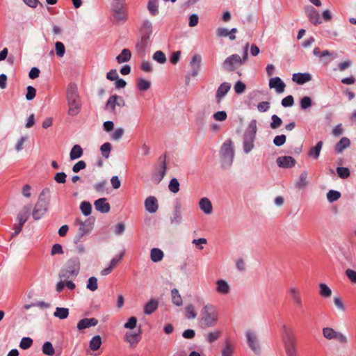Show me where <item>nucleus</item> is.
Listing matches in <instances>:
<instances>
[{
	"instance_id": "obj_1",
	"label": "nucleus",
	"mask_w": 356,
	"mask_h": 356,
	"mask_svg": "<svg viewBox=\"0 0 356 356\" xmlns=\"http://www.w3.org/2000/svg\"><path fill=\"white\" fill-rule=\"evenodd\" d=\"M50 196L51 191L49 188L42 189L32 211V217L35 220L41 219L47 213L50 203Z\"/></svg>"
},
{
	"instance_id": "obj_2",
	"label": "nucleus",
	"mask_w": 356,
	"mask_h": 356,
	"mask_svg": "<svg viewBox=\"0 0 356 356\" xmlns=\"http://www.w3.org/2000/svg\"><path fill=\"white\" fill-rule=\"evenodd\" d=\"M67 100L69 107L68 115L71 116L77 115L82 107L80 96L76 85L70 84L67 90Z\"/></svg>"
},
{
	"instance_id": "obj_3",
	"label": "nucleus",
	"mask_w": 356,
	"mask_h": 356,
	"mask_svg": "<svg viewBox=\"0 0 356 356\" xmlns=\"http://www.w3.org/2000/svg\"><path fill=\"white\" fill-rule=\"evenodd\" d=\"M282 338L286 356H297L296 339L291 327L284 324L282 327Z\"/></svg>"
},
{
	"instance_id": "obj_4",
	"label": "nucleus",
	"mask_w": 356,
	"mask_h": 356,
	"mask_svg": "<svg viewBox=\"0 0 356 356\" xmlns=\"http://www.w3.org/2000/svg\"><path fill=\"white\" fill-rule=\"evenodd\" d=\"M80 270V260L78 257L70 258L65 263L63 268L60 270L59 277L61 280H67L72 277H76Z\"/></svg>"
},
{
	"instance_id": "obj_5",
	"label": "nucleus",
	"mask_w": 356,
	"mask_h": 356,
	"mask_svg": "<svg viewBox=\"0 0 356 356\" xmlns=\"http://www.w3.org/2000/svg\"><path fill=\"white\" fill-rule=\"evenodd\" d=\"M257 131V120L253 119L250 121L243 135V151L245 154L250 153L254 148V142Z\"/></svg>"
},
{
	"instance_id": "obj_6",
	"label": "nucleus",
	"mask_w": 356,
	"mask_h": 356,
	"mask_svg": "<svg viewBox=\"0 0 356 356\" xmlns=\"http://www.w3.org/2000/svg\"><path fill=\"white\" fill-rule=\"evenodd\" d=\"M249 43H246L244 47L243 58L238 54H232L227 57L222 63V67L225 70L228 72H233L238 66L243 64L248 58V51Z\"/></svg>"
},
{
	"instance_id": "obj_7",
	"label": "nucleus",
	"mask_w": 356,
	"mask_h": 356,
	"mask_svg": "<svg viewBox=\"0 0 356 356\" xmlns=\"http://www.w3.org/2000/svg\"><path fill=\"white\" fill-rule=\"evenodd\" d=\"M220 156L222 168H229L233 163L234 157L233 143L230 139L222 143L220 151Z\"/></svg>"
},
{
	"instance_id": "obj_8",
	"label": "nucleus",
	"mask_w": 356,
	"mask_h": 356,
	"mask_svg": "<svg viewBox=\"0 0 356 356\" xmlns=\"http://www.w3.org/2000/svg\"><path fill=\"white\" fill-rule=\"evenodd\" d=\"M201 321L204 327H213L218 322V313L212 305H205L201 312Z\"/></svg>"
},
{
	"instance_id": "obj_9",
	"label": "nucleus",
	"mask_w": 356,
	"mask_h": 356,
	"mask_svg": "<svg viewBox=\"0 0 356 356\" xmlns=\"http://www.w3.org/2000/svg\"><path fill=\"white\" fill-rule=\"evenodd\" d=\"M248 347L256 354L260 355L261 348L257 332L252 330H248L245 332Z\"/></svg>"
},
{
	"instance_id": "obj_10",
	"label": "nucleus",
	"mask_w": 356,
	"mask_h": 356,
	"mask_svg": "<svg viewBox=\"0 0 356 356\" xmlns=\"http://www.w3.org/2000/svg\"><path fill=\"white\" fill-rule=\"evenodd\" d=\"M323 336L327 340H336L340 344L348 343V339L343 333L337 332L333 328L326 327L322 330Z\"/></svg>"
},
{
	"instance_id": "obj_11",
	"label": "nucleus",
	"mask_w": 356,
	"mask_h": 356,
	"mask_svg": "<svg viewBox=\"0 0 356 356\" xmlns=\"http://www.w3.org/2000/svg\"><path fill=\"white\" fill-rule=\"evenodd\" d=\"M113 16L117 21L125 22L127 19V8L124 1H118L113 5Z\"/></svg>"
},
{
	"instance_id": "obj_12",
	"label": "nucleus",
	"mask_w": 356,
	"mask_h": 356,
	"mask_svg": "<svg viewBox=\"0 0 356 356\" xmlns=\"http://www.w3.org/2000/svg\"><path fill=\"white\" fill-rule=\"evenodd\" d=\"M125 105L124 99L117 95H111L105 106V109L111 113H115V106L123 107Z\"/></svg>"
},
{
	"instance_id": "obj_13",
	"label": "nucleus",
	"mask_w": 356,
	"mask_h": 356,
	"mask_svg": "<svg viewBox=\"0 0 356 356\" xmlns=\"http://www.w3.org/2000/svg\"><path fill=\"white\" fill-rule=\"evenodd\" d=\"M305 13L309 21L314 24H320L322 21L320 17L318 12L312 6H307L305 7Z\"/></svg>"
},
{
	"instance_id": "obj_14",
	"label": "nucleus",
	"mask_w": 356,
	"mask_h": 356,
	"mask_svg": "<svg viewBox=\"0 0 356 356\" xmlns=\"http://www.w3.org/2000/svg\"><path fill=\"white\" fill-rule=\"evenodd\" d=\"M141 339V330L138 332H127L124 334V341H127L131 348H135Z\"/></svg>"
},
{
	"instance_id": "obj_15",
	"label": "nucleus",
	"mask_w": 356,
	"mask_h": 356,
	"mask_svg": "<svg viewBox=\"0 0 356 356\" xmlns=\"http://www.w3.org/2000/svg\"><path fill=\"white\" fill-rule=\"evenodd\" d=\"M202 64V56L200 54H195L193 56L191 61H190V67H191V75L193 77H195L198 75Z\"/></svg>"
},
{
	"instance_id": "obj_16",
	"label": "nucleus",
	"mask_w": 356,
	"mask_h": 356,
	"mask_svg": "<svg viewBox=\"0 0 356 356\" xmlns=\"http://www.w3.org/2000/svg\"><path fill=\"white\" fill-rule=\"evenodd\" d=\"M181 204L177 201L174 205L172 216L170 217V222L172 225H178L181 222Z\"/></svg>"
},
{
	"instance_id": "obj_17",
	"label": "nucleus",
	"mask_w": 356,
	"mask_h": 356,
	"mask_svg": "<svg viewBox=\"0 0 356 356\" xmlns=\"http://www.w3.org/2000/svg\"><path fill=\"white\" fill-rule=\"evenodd\" d=\"M215 290L217 293L225 296L229 293L231 287L226 280L218 279L216 281Z\"/></svg>"
},
{
	"instance_id": "obj_18",
	"label": "nucleus",
	"mask_w": 356,
	"mask_h": 356,
	"mask_svg": "<svg viewBox=\"0 0 356 356\" xmlns=\"http://www.w3.org/2000/svg\"><path fill=\"white\" fill-rule=\"evenodd\" d=\"M277 165L283 168H291L296 164V160L290 156H280L277 159Z\"/></svg>"
},
{
	"instance_id": "obj_19",
	"label": "nucleus",
	"mask_w": 356,
	"mask_h": 356,
	"mask_svg": "<svg viewBox=\"0 0 356 356\" xmlns=\"http://www.w3.org/2000/svg\"><path fill=\"white\" fill-rule=\"evenodd\" d=\"M145 208L150 213H154L159 209L157 199L154 196L147 197L144 202Z\"/></svg>"
},
{
	"instance_id": "obj_20",
	"label": "nucleus",
	"mask_w": 356,
	"mask_h": 356,
	"mask_svg": "<svg viewBox=\"0 0 356 356\" xmlns=\"http://www.w3.org/2000/svg\"><path fill=\"white\" fill-rule=\"evenodd\" d=\"M95 208L97 211L102 213H107L111 209V206L105 197L99 198L94 202Z\"/></svg>"
},
{
	"instance_id": "obj_21",
	"label": "nucleus",
	"mask_w": 356,
	"mask_h": 356,
	"mask_svg": "<svg viewBox=\"0 0 356 356\" xmlns=\"http://www.w3.org/2000/svg\"><path fill=\"white\" fill-rule=\"evenodd\" d=\"M231 88V85L227 82H224L218 88L216 93V102L220 104L222 99L227 94Z\"/></svg>"
},
{
	"instance_id": "obj_22",
	"label": "nucleus",
	"mask_w": 356,
	"mask_h": 356,
	"mask_svg": "<svg viewBox=\"0 0 356 356\" xmlns=\"http://www.w3.org/2000/svg\"><path fill=\"white\" fill-rule=\"evenodd\" d=\"M269 87L275 88L277 93H282L284 91L286 85L280 77L277 76L270 79Z\"/></svg>"
},
{
	"instance_id": "obj_23",
	"label": "nucleus",
	"mask_w": 356,
	"mask_h": 356,
	"mask_svg": "<svg viewBox=\"0 0 356 356\" xmlns=\"http://www.w3.org/2000/svg\"><path fill=\"white\" fill-rule=\"evenodd\" d=\"M30 205H24L22 210L17 214V220L19 224L21 225H24V223L27 221L29 216H30Z\"/></svg>"
},
{
	"instance_id": "obj_24",
	"label": "nucleus",
	"mask_w": 356,
	"mask_h": 356,
	"mask_svg": "<svg viewBox=\"0 0 356 356\" xmlns=\"http://www.w3.org/2000/svg\"><path fill=\"white\" fill-rule=\"evenodd\" d=\"M293 81L299 85L309 82L312 80V75L309 73H295L292 76Z\"/></svg>"
},
{
	"instance_id": "obj_25",
	"label": "nucleus",
	"mask_w": 356,
	"mask_h": 356,
	"mask_svg": "<svg viewBox=\"0 0 356 356\" xmlns=\"http://www.w3.org/2000/svg\"><path fill=\"white\" fill-rule=\"evenodd\" d=\"M98 324V321L95 318H83L77 323V329L79 330L86 329L90 327L96 326Z\"/></svg>"
},
{
	"instance_id": "obj_26",
	"label": "nucleus",
	"mask_w": 356,
	"mask_h": 356,
	"mask_svg": "<svg viewBox=\"0 0 356 356\" xmlns=\"http://www.w3.org/2000/svg\"><path fill=\"white\" fill-rule=\"evenodd\" d=\"M289 291L295 304L298 307H301L302 306V299L299 289L296 286H291L289 287Z\"/></svg>"
},
{
	"instance_id": "obj_27",
	"label": "nucleus",
	"mask_w": 356,
	"mask_h": 356,
	"mask_svg": "<svg viewBox=\"0 0 356 356\" xmlns=\"http://www.w3.org/2000/svg\"><path fill=\"white\" fill-rule=\"evenodd\" d=\"M149 39L140 37L138 40L136 44V49L140 56H143L145 55V49L149 45Z\"/></svg>"
},
{
	"instance_id": "obj_28",
	"label": "nucleus",
	"mask_w": 356,
	"mask_h": 356,
	"mask_svg": "<svg viewBox=\"0 0 356 356\" xmlns=\"http://www.w3.org/2000/svg\"><path fill=\"white\" fill-rule=\"evenodd\" d=\"M152 34V24L149 20H145L140 28V37L150 40Z\"/></svg>"
},
{
	"instance_id": "obj_29",
	"label": "nucleus",
	"mask_w": 356,
	"mask_h": 356,
	"mask_svg": "<svg viewBox=\"0 0 356 356\" xmlns=\"http://www.w3.org/2000/svg\"><path fill=\"white\" fill-rule=\"evenodd\" d=\"M200 209L207 215H209L213 211L211 202L207 197H202L199 202Z\"/></svg>"
},
{
	"instance_id": "obj_30",
	"label": "nucleus",
	"mask_w": 356,
	"mask_h": 356,
	"mask_svg": "<svg viewBox=\"0 0 356 356\" xmlns=\"http://www.w3.org/2000/svg\"><path fill=\"white\" fill-rule=\"evenodd\" d=\"M159 307V302L156 299H151L144 306V313L150 315L154 313Z\"/></svg>"
},
{
	"instance_id": "obj_31",
	"label": "nucleus",
	"mask_w": 356,
	"mask_h": 356,
	"mask_svg": "<svg viewBox=\"0 0 356 356\" xmlns=\"http://www.w3.org/2000/svg\"><path fill=\"white\" fill-rule=\"evenodd\" d=\"M323 141L318 142L314 147H312L309 149L308 152V156L314 159H317L319 157L320 152L323 147Z\"/></svg>"
},
{
	"instance_id": "obj_32",
	"label": "nucleus",
	"mask_w": 356,
	"mask_h": 356,
	"mask_svg": "<svg viewBox=\"0 0 356 356\" xmlns=\"http://www.w3.org/2000/svg\"><path fill=\"white\" fill-rule=\"evenodd\" d=\"M350 145V140L346 138L343 137L341 138V140L336 144L335 150L338 153H341L346 148L348 147Z\"/></svg>"
},
{
	"instance_id": "obj_33",
	"label": "nucleus",
	"mask_w": 356,
	"mask_h": 356,
	"mask_svg": "<svg viewBox=\"0 0 356 356\" xmlns=\"http://www.w3.org/2000/svg\"><path fill=\"white\" fill-rule=\"evenodd\" d=\"M131 58V52L128 49H124L121 53L116 57L118 63L128 62Z\"/></svg>"
},
{
	"instance_id": "obj_34",
	"label": "nucleus",
	"mask_w": 356,
	"mask_h": 356,
	"mask_svg": "<svg viewBox=\"0 0 356 356\" xmlns=\"http://www.w3.org/2000/svg\"><path fill=\"white\" fill-rule=\"evenodd\" d=\"M163 252L159 248H152L150 251V258L153 262H159L163 258Z\"/></svg>"
},
{
	"instance_id": "obj_35",
	"label": "nucleus",
	"mask_w": 356,
	"mask_h": 356,
	"mask_svg": "<svg viewBox=\"0 0 356 356\" xmlns=\"http://www.w3.org/2000/svg\"><path fill=\"white\" fill-rule=\"evenodd\" d=\"M83 153V149L79 145H74L70 153L71 160H75L82 156Z\"/></svg>"
},
{
	"instance_id": "obj_36",
	"label": "nucleus",
	"mask_w": 356,
	"mask_h": 356,
	"mask_svg": "<svg viewBox=\"0 0 356 356\" xmlns=\"http://www.w3.org/2000/svg\"><path fill=\"white\" fill-rule=\"evenodd\" d=\"M308 172L304 170L301 172L298 181L296 184V187L298 189L304 188L308 184L307 182Z\"/></svg>"
},
{
	"instance_id": "obj_37",
	"label": "nucleus",
	"mask_w": 356,
	"mask_h": 356,
	"mask_svg": "<svg viewBox=\"0 0 356 356\" xmlns=\"http://www.w3.org/2000/svg\"><path fill=\"white\" fill-rule=\"evenodd\" d=\"M234 351V345L229 340H226L222 348V356H232Z\"/></svg>"
},
{
	"instance_id": "obj_38",
	"label": "nucleus",
	"mask_w": 356,
	"mask_h": 356,
	"mask_svg": "<svg viewBox=\"0 0 356 356\" xmlns=\"http://www.w3.org/2000/svg\"><path fill=\"white\" fill-rule=\"evenodd\" d=\"M147 10L149 13L155 16L159 14V0H149L147 2Z\"/></svg>"
},
{
	"instance_id": "obj_39",
	"label": "nucleus",
	"mask_w": 356,
	"mask_h": 356,
	"mask_svg": "<svg viewBox=\"0 0 356 356\" xmlns=\"http://www.w3.org/2000/svg\"><path fill=\"white\" fill-rule=\"evenodd\" d=\"M54 316L59 319H65L69 316V309L65 307H56Z\"/></svg>"
},
{
	"instance_id": "obj_40",
	"label": "nucleus",
	"mask_w": 356,
	"mask_h": 356,
	"mask_svg": "<svg viewBox=\"0 0 356 356\" xmlns=\"http://www.w3.org/2000/svg\"><path fill=\"white\" fill-rule=\"evenodd\" d=\"M172 301L176 306H181L183 304L181 296H180L177 289H173L171 291Z\"/></svg>"
},
{
	"instance_id": "obj_41",
	"label": "nucleus",
	"mask_w": 356,
	"mask_h": 356,
	"mask_svg": "<svg viewBox=\"0 0 356 356\" xmlns=\"http://www.w3.org/2000/svg\"><path fill=\"white\" fill-rule=\"evenodd\" d=\"M102 345V338L99 335L93 337L90 341V348L92 350H97Z\"/></svg>"
},
{
	"instance_id": "obj_42",
	"label": "nucleus",
	"mask_w": 356,
	"mask_h": 356,
	"mask_svg": "<svg viewBox=\"0 0 356 356\" xmlns=\"http://www.w3.org/2000/svg\"><path fill=\"white\" fill-rule=\"evenodd\" d=\"M42 350L43 354L48 356H52L55 353L54 348L53 347L52 343L49 341H46L43 343Z\"/></svg>"
},
{
	"instance_id": "obj_43",
	"label": "nucleus",
	"mask_w": 356,
	"mask_h": 356,
	"mask_svg": "<svg viewBox=\"0 0 356 356\" xmlns=\"http://www.w3.org/2000/svg\"><path fill=\"white\" fill-rule=\"evenodd\" d=\"M319 293L322 297L327 298L332 296V290L329 288V286L327 284L324 283H321L319 284Z\"/></svg>"
},
{
	"instance_id": "obj_44",
	"label": "nucleus",
	"mask_w": 356,
	"mask_h": 356,
	"mask_svg": "<svg viewBox=\"0 0 356 356\" xmlns=\"http://www.w3.org/2000/svg\"><path fill=\"white\" fill-rule=\"evenodd\" d=\"M151 82L143 78H140L137 81V88L140 91H146L149 89Z\"/></svg>"
},
{
	"instance_id": "obj_45",
	"label": "nucleus",
	"mask_w": 356,
	"mask_h": 356,
	"mask_svg": "<svg viewBox=\"0 0 356 356\" xmlns=\"http://www.w3.org/2000/svg\"><path fill=\"white\" fill-rule=\"evenodd\" d=\"M80 210L85 216H88L92 211V205L89 202L83 201L80 204Z\"/></svg>"
},
{
	"instance_id": "obj_46",
	"label": "nucleus",
	"mask_w": 356,
	"mask_h": 356,
	"mask_svg": "<svg viewBox=\"0 0 356 356\" xmlns=\"http://www.w3.org/2000/svg\"><path fill=\"white\" fill-rule=\"evenodd\" d=\"M152 58L160 64H163L166 62V56L162 51H156L152 56Z\"/></svg>"
},
{
	"instance_id": "obj_47",
	"label": "nucleus",
	"mask_w": 356,
	"mask_h": 356,
	"mask_svg": "<svg viewBox=\"0 0 356 356\" xmlns=\"http://www.w3.org/2000/svg\"><path fill=\"white\" fill-rule=\"evenodd\" d=\"M341 197V193L334 190H330L327 193V199L330 202H334Z\"/></svg>"
},
{
	"instance_id": "obj_48",
	"label": "nucleus",
	"mask_w": 356,
	"mask_h": 356,
	"mask_svg": "<svg viewBox=\"0 0 356 356\" xmlns=\"http://www.w3.org/2000/svg\"><path fill=\"white\" fill-rule=\"evenodd\" d=\"M272 122L270 127L272 129H278L282 124V119L277 115H273L271 117Z\"/></svg>"
},
{
	"instance_id": "obj_49",
	"label": "nucleus",
	"mask_w": 356,
	"mask_h": 356,
	"mask_svg": "<svg viewBox=\"0 0 356 356\" xmlns=\"http://www.w3.org/2000/svg\"><path fill=\"white\" fill-rule=\"evenodd\" d=\"M111 144L110 143H104L101 147H100V150H101V152H102V155L106 158V159H108L109 157V155H110V152H111Z\"/></svg>"
},
{
	"instance_id": "obj_50",
	"label": "nucleus",
	"mask_w": 356,
	"mask_h": 356,
	"mask_svg": "<svg viewBox=\"0 0 356 356\" xmlns=\"http://www.w3.org/2000/svg\"><path fill=\"white\" fill-rule=\"evenodd\" d=\"M169 190L173 193H177L179 191V183L176 178H172L168 185Z\"/></svg>"
},
{
	"instance_id": "obj_51",
	"label": "nucleus",
	"mask_w": 356,
	"mask_h": 356,
	"mask_svg": "<svg viewBox=\"0 0 356 356\" xmlns=\"http://www.w3.org/2000/svg\"><path fill=\"white\" fill-rule=\"evenodd\" d=\"M86 288L91 291H95L98 288L97 279L95 277H90L88 279Z\"/></svg>"
},
{
	"instance_id": "obj_52",
	"label": "nucleus",
	"mask_w": 356,
	"mask_h": 356,
	"mask_svg": "<svg viewBox=\"0 0 356 356\" xmlns=\"http://www.w3.org/2000/svg\"><path fill=\"white\" fill-rule=\"evenodd\" d=\"M337 172L339 177L341 179H346L350 175V170L348 168L345 167H338L337 168Z\"/></svg>"
},
{
	"instance_id": "obj_53",
	"label": "nucleus",
	"mask_w": 356,
	"mask_h": 356,
	"mask_svg": "<svg viewBox=\"0 0 356 356\" xmlns=\"http://www.w3.org/2000/svg\"><path fill=\"white\" fill-rule=\"evenodd\" d=\"M159 161L161 163V167L159 172L161 176L159 180H161L165 176L166 171L165 155L161 156L159 159Z\"/></svg>"
},
{
	"instance_id": "obj_54",
	"label": "nucleus",
	"mask_w": 356,
	"mask_h": 356,
	"mask_svg": "<svg viewBox=\"0 0 356 356\" xmlns=\"http://www.w3.org/2000/svg\"><path fill=\"white\" fill-rule=\"evenodd\" d=\"M312 105V99L309 97L305 96L300 100V107L303 110H306L311 107Z\"/></svg>"
},
{
	"instance_id": "obj_55",
	"label": "nucleus",
	"mask_w": 356,
	"mask_h": 356,
	"mask_svg": "<svg viewBox=\"0 0 356 356\" xmlns=\"http://www.w3.org/2000/svg\"><path fill=\"white\" fill-rule=\"evenodd\" d=\"M32 344L33 340L30 337H24L19 343V347L23 350H26L30 348Z\"/></svg>"
},
{
	"instance_id": "obj_56",
	"label": "nucleus",
	"mask_w": 356,
	"mask_h": 356,
	"mask_svg": "<svg viewBox=\"0 0 356 356\" xmlns=\"http://www.w3.org/2000/svg\"><path fill=\"white\" fill-rule=\"evenodd\" d=\"M137 318L135 316L130 317L127 322L124 325V327L126 329L133 330L136 327Z\"/></svg>"
},
{
	"instance_id": "obj_57",
	"label": "nucleus",
	"mask_w": 356,
	"mask_h": 356,
	"mask_svg": "<svg viewBox=\"0 0 356 356\" xmlns=\"http://www.w3.org/2000/svg\"><path fill=\"white\" fill-rule=\"evenodd\" d=\"M186 312V317L188 319H193L197 316L194 307L192 305H188L185 308Z\"/></svg>"
},
{
	"instance_id": "obj_58",
	"label": "nucleus",
	"mask_w": 356,
	"mask_h": 356,
	"mask_svg": "<svg viewBox=\"0 0 356 356\" xmlns=\"http://www.w3.org/2000/svg\"><path fill=\"white\" fill-rule=\"evenodd\" d=\"M56 53L58 57H63L65 54V49L64 44L61 42H56Z\"/></svg>"
},
{
	"instance_id": "obj_59",
	"label": "nucleus",
	"mask_w": 356,
	"mask_h": 356,
	"mask_svg": "<svg viewBox=\"0 0 356 356\" xmlns=\"http://www.w3.org/2000/svg\"><path fill=\"white\" fill-rule=\"evenodd\" d=\"M213 118L216 121L223 122L227 119V115L225 111H221L215 113L213 115Z\"/></svg>"
},
{
	"instance_id": "obj_60",
	"label": "nucleus",
	"mask_w": 356,
	"mask_h": 356,
	"mask_svg": "<svg viewBox=\"0 0 356 356\" xmlns=\"http://www.w3.org/2000/svg\"><path fill=\"white\" fill-rule=\"evenodd\" d=\"M286 140V137L284 134L276 136L273 139V143L275 145L280 147L285 143Z\"/></svg>"
},
{
	"instance_id": "obj_61",
	"label": "nucleus",
	"mask_w": 356,
	"mask_h": 356,
	"mask_svg": "<svg viewBox=\"0 0 356 356\" xmlns=\"http://www.w3.org/2000/svg\"><path fill=\"white\" fill-rule=\"evenodd\" d=\"M234 91L236 94H242L244 92L246 86L244 83H243L241 81H238L236 84L234 85Z\"/></svg>"
},
{
	"instance_id": "obj_62",
	"label": "nucleus",
	"mask_w": 356,
	"mask_h": 356,
	"mask_svg": "<svg viewBox=\"0 0 356 356\" xmlns=\"http://www.w3.org/2000/svg\"><path fill=\"white\" fill-rule=\"evenodd\" d=\"M27 92L26 95V99L29 101L32 100L35 98L36 95V90L31 86H29L26 88Z\"/></svg>"
},
{
	"instance_id": "obj_63",
	"label": "nucleus",
	"mask_w": 356,
	"mask_h": 356,
	"mask_svg": "<svg viewBox=\"0 0 356 356\" xmlns=\"http://www.w3.org/2000/svg\"><path fill=\"white\" fill-rule=\"evenodd\" d=\"M86 163L84 161H79L72 166V171L75 173L79 172L80 170L85 169Z\"/></svg>"
},
{
	"instance_id": "obj_64",
	"label": "nucleus",
	"mask_w": 356,
	"mask_h": 356,
	"mask_svg": "<svg viewBox=\"0 0 356 356\" xmlns=\"http://www.w3.org/2000/svg\"><path fill=\"white\" fill-rule=\"evenodd\" d=\"M294 100L292 95H288L282 100V105L284 107H291L293 105Z\"/></svg>"
}]
</instances>
